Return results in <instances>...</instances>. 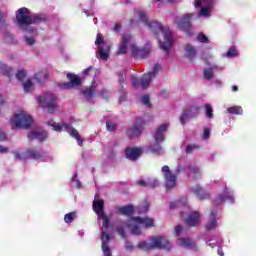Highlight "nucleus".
<instances>
[{"instance_id": "nucleus-1", "label": "nucleus", "mask_w": 256, "mask_h": 256, "mask_svg": "<svg viewBox=\"0 0 256 256\" xmlns=\"http://www.w3.org/2000/svg\"><path fill=\"white\" fill-rule=\"evenodd\" d=\"M134 17L136 21L142 23V25L157 35L160 49L166 53H169V50L173 45V36L171 35V30H169V27L163 26L161 23L155 20H149L147 14H145V12L141 9L134 10Z\"/></svg>"}, {"instance_id": "nucleus-2", "label": "nucleus", "mask_w": 256, "mask_h": 256, "mask_svg": "<svg viewBox=\"0 0 256 256\" xmlns=\"http://www.w3.org/2000/svg\"><path fill=\"white\" fill-rule=\"evenodd\" d=\"M151 227H155V219L149 216H135L128 221H118L115 229L120 237H125L127 229L130 230L132 235H141L143 229H151Z\"/></svg>"}, {"instance_id": "nucleus-3", "label": "nucleus", "mask_w": 256, "mask_h": 256, "mask_svg": "<svg viewBox=\"0 0 256 256\" xmlns=\"http://www.w3.org/2000/svg\"><path fill=\"white\" fill-rule=\"evenodd\" d=\"M129 48L133 57H136V59H145L149 56V53H151L150 42H146L143 46H139L131 33L127 32L122 36V42L118 46V53H120V55H125V53L129 51Z\"/></svg>"}, {"instance_id": "nucleus-4", "label": "nucleus", "mask_w": 256, "mask_h": 256, "mask_svg": "<svg viewBox=\"0 0 256 256\" xmlns=\"http://www.w3.org/2000/svg\"><path fill=\"white\" fill-rule=\"evenodd\" d=\"M16 20L18 27L26 33H36L35 28L31 25H35L43 21V17L39 14L32 15L28 8L23 7L16 12Z\"/></svg>"}, {"instance_id": "nucleus-5", "label": "nucleus", "mask_w": 256, "mask_h": 256, "mask_svg": "<svg viewBox=\"0 0 256 256\" xmlns=\"http://www.w3.org/2000/svg\"><path fill=\"white\" fill-rule=\"evenodd\" d=\"M12 129H29L33 125V117L25 110L18 109L10 118Z\"/></svg>"}, {"instance_id": "nucleus-6", "label": "nucleus", "mask_w": 256, "mask_h": 256, "mask_svg": "<svg viewBox=\"0 0 256 256\" xmlns=\"http://www.w3.org/2000/svg\"><path fill=\"white\" fill-rule=\"evenodd\" d=\"M47 125L48 127H51V129H53V131H56L57 133H61V131H66L67 133H69L71 135V137H74V139H76L77 144L81 147V145H83V140L81 138V136H79V132L74 129L71 124L62 122H55L54 120H48L47 121Z\"/></svg>"}, {"instance_id": "nucleus-7", "label": "nucleus", "mask_w": 256, "mask_h": 256, "mask_svg": "<svg viewBox=\"0 0 256 256\" xmlns=\"http://www.w3.org/2000/svg\"><path fill=\"white\" fill-rule=\"evenodd\" d=\"M169 129V124L164 123L159 125L154 134H153V139L154 143L150 144L149 150L152 151L153 153H162L163 148H161V143L165 141V133H167V130Z\"/></svg>"}, {"instance_id": "nucleus-8", "label": "nucleus", "mask_w": 256, "mask_h": 256, "mask_svg": "<svg viewBox=\"0 0 256 256\" xmlns=\"http://www.w3.org/2000/svg\"><path fill=\"white\" fill-rule=\"evenodd\" d=\"M37 103L39 107H46L48 113H57V97L51 93H44L37 97Z\"/></svg>"}, {"instance_id": "nucleus-9", "label": "nucleus", "mask_w": 256, "mask_h": 256, "mask_svg": "<svg viewBox=\"0 0 256 256\" xmlns=\"http://www.w3.org/2000/svg\"><path fill=\"white\" fill-rule=\"evenodd\" d=\"M195 9H200L198 11V17L202 19H209L211 17V12L215 8V0H194Z\"/></svg>"}, {"instance_id": "nucleus-10", "label": "nucleus", "mask_w": 256, "mask_h": 256, "mask_svg": "<svg viewBox=\"0 0 256 256\" xmlns=\"http://www.w3.org/2000/svg\"><path fill=\"white\" fill-rule=\"evenodd\" d=\"M104 205H105V202L103 201V199L95 198L93 202V210L98 217V221H101L102 219V226L100 227V229L105 230V229H109L110 220H109V216H107V214H105V211H103Z\"/></svg>"}, {"instance_id": "nucleus-11", "label": "nucleus", "mask_w": 256, "mask_h": 256, "mask_svg": "<svg viewBox=\"0 0 256 256\" xmlns=\"http://www.w3.org/2000/svg\"><path fill=\"white\" fill-rule=\"evenodd\" d=\"M95 45L98 47V55L99 59H103L107 61L109 59V52L111 51V45H109L103 39V35L97 34Z\"/></svg>"}, {"instance_id": "nucleus-12", "label": "nucleus", "mask_w": 256, "mask_h": 256, "mask_svg": "<svg viewBox=\"0 0 256 256\" xmlns=\"http://www.w3.org/2000/svg\"><path fill=\"white\" fill-rule=\"evenodd\" d=\"M15 159L23 161V159H34V161H39L41 159V151L35 148L27 149L24 152L15 150L13 152Z\"/></svg>"}, {"instance_id": "nucleus-13", "label": "nucleus", "mask_w": 256, "mask_h": 256, "mask_svg": "<svg viewBox=\"0 0 256 256\" xmlns=\"http://www.w3.org/2000/svg\"><path fill=\"white\" fill-rule=\"evenodd\" d=\"M155 77H157V68L145 74L141 79L133 78L132 85L133 87H139V85H141L142 89H147Z\"/></svg>"}, {"instance_id": "nucleus-14", "label": "nucleus", "mask_w": 256, "mask_h": 256, "mask_svg": "<svg viewBox=\"0 0 256 256\" xmlns=\"http://www.w3.org/2000/svg\"><path fill=\"white\" fill-rule=\"evenodd\" d=\"M150 246L152 249H165L166 251H171L173 248L171 242L163 236H153L150 239Z\"/></svg>"}, {"instance_id": "nucleus-15", "label": "nucleus", "mask_w": 256, "mask_h": 256, "mask_svg": "<svg viewBox=\"0 0 256 256\" xmlns=\"http://www.w3.org/2000/svg\"><path fill=\"white\" fill-rule=\"evenodd\" d=\"M227 201L228 203H235V190L232 188L226 187L222 194H219L215 197L214 203L215 205H223Z\"/></svg>"}, {"instance_id": "nucleus-16", "label": "nucleus", "mask_w": 256, "mask_h": 256, "mask_svg": "<svg viewBox=\"0 0 256 256\" xmlns=\"http://www.w3.org/2000/svg\"><path fill=\"white\" fill-rule=\"evenodd\" d=\"M101 249L104 256H113V252L111 251V247L109 246V242L113 239V235L109 233L108 229H101Z\"/></svg>"}, {"instance_id": "nucleus-17", "label": "nucleus", "mask_w": 256, "mask_h": 256, "mask_svg": "<svg viewBox=\"0 0 256 256\" xmlns=\"http://www.w3.org/2000/svg\"><path fill=\"white\" fill-rule=\"evenodd\" d=\"M195 17L193 13H187L182 16H176L174 19V23H176L177 27L182 31H187L189 27H191V20Z\"/></svg>"}, {"instance_id": "nucleus-18", "label": "nucleus", "mask_w": 256, "mask_h": 256, "mask_svg": "<svg viewBox=\"0 0 256 256\" xmlns=\"http://www.w3.org/2000/svg\"><path fill=\"white\" fill-rule=\"evenodd\" d=\"M143 123L145 122L141 118H138L132 126L128 127L126 131L127 137H129L130 139H137V137H140L142 133L141 127Z\"/></svg>"}, {"instance_id": "nucleus-19", "label": "nucleus", "mask_w": 256, "mask_h": 256, "mask_svg": "<svg viewBox=\"0 0 256 256\" xmlns=\"http://www.w3.org/2000/svg\"><path fill=\"white\" fill-rule=\"evenodd\" d=\"M199 111H201V106L197 104H193L192 106L185 108L180 116L181 123L184 124L186 123L187 119H191V117L199 115Z\"/></svg>"}, {"instance_id": "nucleus-20", "label": "nucleus", "mask_w": 256, "mask_h": 256, "mask_svg": "<svg viewBox=\"0 0 256 256\" xmlns=\"http://www.w3.org/2000/svg\"><path fill=\"white\" fill-rule=\"evenodd\" d=\"M162 173L165 177L166 189H173V187L177 185V176H175V174L171 172V170L169 169V166H163Z\"/></svg>"}, {"instance_id": "nucleus-21", "label": "nucleus", "mask_w": 256, "mask_h": 256, "mask_svg": "<svg viewBox=\"0 0 256 256\" xmlns=\"http://www.w3.org/2000/svg\"><path fill=\"white\" fill-rule=\"evenodd\" d=\"M176 245L182 247V249H189L190 251H199L200 249L197 243L191 240V238L180 237L176 240Z\"/></svg>"}, {"instance_id": "nucleus-22", "label": "nucleus", "mask_w": 256, "mask_h": 256, "mask_svg": "<svg viewBox=\"0 0 256 256\" xmlns=\"http://www.w3.org/2000/svg\"><path fill=\"white\" fill-rule=\"evenodd\" d=\"M184 221L188 227H197L201 225V213L199 211H192L184 217Z\"/></svg>"}, {"instance_id": "nucleus-23", "label": "nucleus", "mask_w": 256, "mask_h": 256, "mask_svg": "<svg viewBox=\"0 0 256 256\" xmlns=\"http://www.w3.org/2000/svg\"><path fill=\"white\" fill-rule=\"evenodd\" d=\"M142 153L143 149L139 147H127L124 150V155L126 159H129V161H137V159L141 157Z\"/></svg>"}, {"instance_id": "nucleus-24", "label": "nucleus", "mask_w": 256, "mask_h": 256, "mask_svg": "<svg viewBox=\"0 0 256 256\" xmlns=\"http://www.w3.org/2000/svg\"><path fill=\"white\" fill-rule=\"evenodd\" d=\"M67 79L69 82L62 84V89H72V87H79V85H81V78L76 74L68 73Z\"/></svg>"}, {"instance_id": "nucleus-25", "label": "nucleus", "mask_w": 256, "mask_h": 256, "mask_svg": "<svg viewBox=\"0 0 256 256\" xmlns=\"http://www.w3.org/2000/svg\"><path fill=\"white\" fill-rule=\"evenodd\" d=\"M217 227H219V223L217 222V210H212L205 224V229L206 231H215Z\"/></svg>"}, {"instance_id": "nucleus-26", "label": "nucleus", "mask_w": 256, "mask_h": 256, "mask_svg": "<svg viewBox=\"0 0 256 256\" xmlns=\"http://www.w3.org/2000/svg\"><path fill=\"white\" fill-rule=\"evenodd\" d=\"M191 192L194 193V195H196L197 199L200 201H205V199H209L211 197V195L199 185L192 186Z\"/></svg>"}, {"instance_id": "nucleus-27", "label": "nucleus", "mask_w": 256, "mask_h": 256, "mask_svg": "<svg viewBox=\"0 0 256 256\" xmlns=\"http://www.w3.org/2000/svg\"><path fill=\"white\" fill-rule=\"evenodd\" d=\"M29 139H37L38 141H45L47 139V131L45 130H32L28 133Z\"/></svg>"}, {"instance_id": "nucleus-28", "label": "nucleus", "mask_w": 256, "mask_h": 256, "mask_svg": "<svg viewBox=\"0 0 256 256\" xmlns=\"http://www.w3.org/2000/svg\"><path fill=\"white\" fill-rule=\"evenodd\" d=\"M179 207L185 209V211H189V206H187V198H182L180 200L170 202V209H177Z\"/></svg>"}, {"instance_id": "nucleus-29", "label": "nucleus", "mask_w": 256, "mask_h": 256, "mask_svg": "<svg viewBox=\"0 0 256 256\" xmlns=\"http://www.w3.org/2000/svg\"><path fill=\"white\" fill-rule=\"evenodd\" d=\"M117 213L120 215H125L126 217H129L135 213V207L133 205H127V206H120L116 209Z\"/></svg>"}, {"instance_id": "nucleus-30", "label": "nucleus", "mask_w": 256, "mask_h": 256, "mask_svg": "<svg viewBox=\"0 0 256 256\" xmlns=\"http://www.w3.org/2000/svg\"><path fill=\"white\" fill-rule=\"evenodd\" d=\"M185 57L188 59H195L197 57V49L191 44H187L185 47Z\"/></svg>"}, {"instance_id": "nucleus-31", "label": "nucleus", "mask_w": 256, "mask_h": 256, "mask_svg": "<svg viewBox=\"0 0 256 256\" xmlns=\"http://www.w3.org/2000/svg\"><path fill=\"white\" fill-rule=\"evenodd\" d=\"M98 85L99 84L94 80L91 86L84 91V97H86V99H91V97L95 95V92H93L92 89H95Z\"/></svg>"}, {"instance_id": "nucleus-32", "label": "nucleus", "mask_w": 256, "mask_h": 256, "mask_svg": "<svg viewBox=\"0 0 256 256\" xmlns=\"http://www.w3.org/2000/svg\"><path fill=\"white\" fill-rule=\"evenodd\" d=\"M239 52L237 48L231 47L226 53L222 54V57H226L227 59H234V57H238Z\"/></svg>"}, {"instance_id": "nucleus-33", "label": "nucleus", "mask_w": 256, "mask_h": 256, "mask_svg": "<svg viewBox=\"0 0 256 256\" xmlns=\"http://www.w3.org/2000/svg\"><path fill=\"white\" fill-rule=\"evenodd\" d=\"M227 113H230V115H243V107L241 106L228 107Z\"/></svg>"}, {"instance_id": "nucleus-34", "label": "nucleus", "mask_w": 256, "mask_h": 256, "mask_svg": "<svg viewBox=\"0 0 256 256\" xmlns=\"http://www.w3.org/2000/svg\"><path fill=\"white\" fill-rule=\"evenodd\" d=\"M75 219H77V212H70L65 214L64 216V223H67V225L73 223L75 221Z\"/></svg>"}, {"instance_id": "nucleus-35", "label": "nucleus", "mask_w": 256, "mask_h": 256, "mask_svg": "<svg viewBox=\"0 0 256 256\" xmlns=\"http://www.w3.org/2000/svg\"><path fill=\"white\" fill-rule=\"evenodd\" d=\"M137 247L141 251H151V249H152L151 248V240L142 241V242L138 243Z\"/></svg>"}, {"instance_id": "nucleus-36", "label": "nucleus", "mask_w": 256, "mask_h": 256, "mask_svg": "<svg viewBox=\"0 0 256 256\" xmlns=\"http://www.w3.org/2000/svg\"><path fill=\"white\" fill-rule=\"evenodd\" d=\"M35 31H36V33H33V32L27 33L26 31H24L27 45H35V38H33V37H35V35H37V29H35ZM29 35H32L33 37H31Z\"/></svg>"}, {"instance_id": "nucleus-37", "label": "nucleus", "mask_w": 256, "mask_h": 256, "mask_svg": "<svg viewBox=\"0 0 256 256\" xmlns=\"http://www.w3.org/2000/svg\"><path fill=\"white\" fill-rule=\"evenodd\" d=\"M53 158H54L53 154L41 152L39 161H44L45 163H51V161H53Z\"/></svg>"}, {"instance_id": "nucleus-38", "label": "nucleus", "mask_w": 256, "mask_h": 256, "mask_svg": "<svg viewBox=\"0 0 256 256\" xmlns=\"http://www.w3.org/2000/svg\"><path fill=\"white\" fill-rule=\"evenodd\" d=\"M23 91L24 93H31L33 91V81L31 79L24 82Z\"/></svg>"}, {"instance_id": "nucleus-39", "label": "nucleus", "mask_w": 256, "mask_h": 256, "mask_svg": "<svg viewBox=\"0 0 256 256\" xmlns=\"http://www.w3.org/2000/svg\"><path fill=\"white\" fill-rule=\"evenodd\" d=\"M34 79H36L38 83H42V81H45V79H47V71H41L36 73Z\"/></svg>"}, {"instance_id": "nucleus-40", "label": "nucleus", "mask_w": 256, "mask_h": 256, "mask_svg": "<svg viewBox=\"0 0 256 256\" xmlns=\"http://www.w3.org/2000/svg\"><path fill=\"white\" fill-rule=\"evenodd\" d=\"M187 171L193 175V177H201V169L188 166Z\"/></svg>"}, {"instance_id": "nucleus-41", "label": "nucleus", "mask_w": 256, "mask_h": 256, "mask_svg": "<svg viewBox=\"0 0 256 256\" xmlns=\"http://www.w3.org/2000/svg\"><path fill=\"white\" fill-rule=\"evenodd\" d=\"M204 79L211 81L213 79V69L211 67L204 68Z\"/></svg>"}, {"instance_id": "nucleus-42", "label": "nucleus", "mask_w": 256, "mask_h": 256, "mask_svg": "<svg viewBox=\"0 0 256 256\" xmlns=\"http://www.w3.org/2000/svg\"><path fill=\"white\" fill-rule=\"evenodd\" d=\"M206 117L213 119V106L211 104H205Z\"/></svg>"}, {"instance_id": "nucleus-43", "label": "nucleus", "mask_w": 256, "mask_h": 256, "mask_svg": "<svg viewBox=\"0 0 256 256\" xmlns=\"http://www.w3.org/2000/svg\"><path fill=\"white\" fill-rule=\"evenodd\" d=\"M141 103L145 105V107H151V98L149 97V95H143L141 97Z\"/></svg>"}, {"instance_id": "nucleus-44", "label": "nucleus", "mask_w": 256, "mask_h": 256, "mask_svg": "<svg viewBox=\"0 0 256 256\" xmlns=\"http://www.w3.org/2000/svg\"><path fill=\"white\" fill-rule=\"evenodd\" d=\"M89 73H94L97 75L99 73V70L93 68V66H90L82 71V75L87 76Z\"/></svg>"}, {"instance_id": "nucleus-45", "label": "nucleus", "mask_w": 256, "mask_h": 256, "mask_svg": "<svg viewBox=\"0 0 256 256\" xmlns=\"http://www.w3.org/2000/svg\"><path fill=\"white\" fill-rule=\"evenodd\" d=\"M183 233H185V228H183V226H176L174 229V235L175 237H181V235H183Z\"/></svg>"}, {"instance_id": "nucleus-46", "label": "nucleus", "mask_w": 256, "mask_h": 256, "mask_svg": "<svg viewBox=\"0 0 256 256\" xmlns=\"http://www.w3.org/2000/svg\"><path fill=\"white\" fill-rule=\"evenodd\" d=\"M211 137V129L208 127H205L202 134V139L204 141H207Z\"/></svg>"}, {"instance_id": "nucleus-47", "label": "nucleus", "mask_w": 256, "mask_h": 256, "mask_svg": "<svg viewBox=\"0 0 256 256\" xmlns=\"http://www.w3.org/2000/svg\"><path fill=\"white\" fill-rule=\"evenodd\" d=\"M25 77H27V71L23 69L19 70L18 73L16 74V79H18V81H23Z\"/></svg>"}, {"instance_id": "nucleus-48", "label": "nucleus", "mask_w": 256, "mask_h": 256, "mask_svg": "<svg viewBox=\"0 0 256 256\" xmlns=\"http://www.w3.org/2000/svg\"><path fill=\"white\" fill-rule=\"evenodd\" d=\"M72 187H76L77 189H80L81 187V182L77 178V174H74V176L72 177Z\"/></svg>"}, {"instance_id": "nucleus-49", "label": "nucleus", "mask_w": 256, "mask_h": 256, "mask_svg": "<svg viewBox=\"0 0 256 256\" xmlns=\"http://www.w3.org/2000/svg\"><path fill=\"white\" fill-rule=\"evenodd\" d=\"M197 39L199 43H209V38H207L203 33L198 34Z\"/></svg>"}, {"instance_id": "nucleus-50", "label": "nucleus", "mask_w": 256, "mask_h": 256, "mask_svg": "<svg viewBox=\"0 0 256 256\" xmlns=\"http://www.w3.org/2000/svg\"><path fill=\"white\" fill-rule=\"evenodd\" d=\"M148 185L149 187H157L159 185V180H157L156 178H149Z\"/></svg>"}, {"instance_id": "nucleus-51", "label": "nucleus", "mask_w": 256, "mask_h": 256, "mask_svg": "<svg viewBox=\"0 0 256 256\" xmlns=\"http://www.w3.org/2000/svg\"><path fill=\"white\" fill-rule=\"evenodd\" d=\"M149 211V202L144 201L140 213H147Z\"/></svg>"}, {"instance_id": "nucleus-52", "label": "nucleus", "mask_w": 256, "mask_h": 256, "mask_svg": "<svg viewBox=\"0 0 256 256\" xmlns=\"http://www.w3.org/2000/svg\"><path fill=\"white\" fill-rule=\"evenodd\" d=\"M197 149V145L195 144H190L186 148V153H193Z\"/></svg>"}, {"instance_id": "nucleus-53", "label": "nucleus", "mask_w": 256, "mask_h": 256, "mask_svg": "<svg viewBox=\"0 0 256 256\" xmlns=\"http://www.w3.org/2000/svg\"><path fill=\"white\" fill-rule=\"evenodd\" d=\"M107 131H115V123L107 122L106 123Z\"/></svg>"}, {"instance_id": "nucleus-54", "label": "nucleus", "mask_w": 256, "mask_h": 256, "mask_svg": "<svg viewBox=\"0 0 256 256\" xmlns=\"http://www.w3.org/2000/svg\"><path fill=\"white\" fill-rule=\"evenodd\" d=\"M138 185H140L141 187H150L149 180H139Z\"/></svg>"}, {"instance_id": "nucleus-55", "label": "nucleus", "mask_w": 256, "mask_h": 256, "mask_svg": "<svg viewBox=\"0 0 256 256\" xmlns=\"http://www.w3.org/2000/svg\"><path fill=\"white\" fill-rule=\"evenodd\" d=\"M210 68L212 69V71H223V69H225L223 66L219 65H212Z\"/></svg>"}, {"instance_id": "nucleus-56", "label": "nucleus", "mask_w": 256, "mask_h": 256, "mask_svg": "<svg viewBox=\"0 0 256 256\" xmlns=\"http://www.w3.org/2000/svg\"><path fill=\"white\" fill-rule=\"evenodd\" d=\"M206 245H208V247H215V245H217V241H215V239H211L206 242Z\"/></svg>"}, {"instance_id": "nucleus-57", "label": "nucleus", "mask_w": 256, "mask_h": 256, "mask_svg": "<svg viewBox=\"0 0 256 256\" xmlns=\"http://www.w3.org/2000/svg\"><path fill=\"white\" fill-rule=\"evenodd\" d=\"M0 141H7V134L0 130Z\"/></svg>"}, {"instance_id": "nucleus-58", "label": "nucleus", "mask_w": 256, "mask_h": 256, "mask_svg": "<svg viewBox=\"0 0 256 256\" xmlns=\"http://www.w3.org/2000/svg\"><path fill=\"white\" fill-rule=\"evenodd\" d=\"M0 153H9V148L0 145Z\"/></svg>"}, {"instance_id": "nucleus-59", "label": "nucleus", "mask_w": 256, "mask_h": 256, "mask_svg": "<svg viewBox=\"0 0 256 256\" xmlns=\"http://www.w3.org/2000/svg\"><path fill=\"white\" fill-rule=\"evenodd\" d=\"M126 249L128 251H133V244L129 243V242H126Z\"/></svg>"}, {"instance_id": "nucleus-60", "label": "nucleus", "mask_w": 256, "mask_h": 256, "mask_svg": "<svg viewBox=\"0 0 256 256\" xmlns=\"http://www.w3.org/2000/svg\"><path fill=\"white\" fill-rule=\"evenodd\" d=\"M218 255L225 256V253H223V249L219 248L217 251Z\"/></svg>"}, {"instance_id": "nucleus-61", "label": "nucleus", "mask_w": 256, "mask_h": 256, "mask_svg": "<svg viewBox=\"0 0 256 256\" xmlns=\"http://www.w3.org/2000/svg\"><path fill=\"white\" fill-rule=\"evenodd\" d=\"M5 103V99L3 98V95L0 94V107Z\"/></svg>"}, {"instance_id": "nucleus-62", "label": "nucleus", "mask_w": 256, "mask_h": 256, "mask_svg": "<svg viewBox=\"0 0 256 256\" xmlns=\"http://www.w3.org/2000/svg\"><path fill=\"white\" fill-rule=\"evenodd\" d=\"M215 85H222V81L219 79L214 80Z\"/></svg>"}, {"instance_id": "nucleus-63", "label": "nucleus", "mask_w": 256, "mask_h": 256, "mask_svg": "<svg viewBox=\"0 0 256 256\" xmlns=\"http://www.w3.org/2000/svg\"><path fill=\"white\" fill-rule=\"evenodd\" d=\"M121 29V26H119L118 24H116L114 26V31L117 33V31H119Z\"/></svg>"}, {"instance_id": "nucleus-64", "label": "nucleus", "mask_w": 256, "mask_h": 256, "mask_svg": "<svg viewBox=\"0 0 256 256\" xmlns=\"http://www.w3.org/2000/svg\"><path fill=\"white\" fill-rule=\"evenodd\" d=\"M238 89H239V87H237V86H232V91H238Z\"/></svg>"}]
</instances>
